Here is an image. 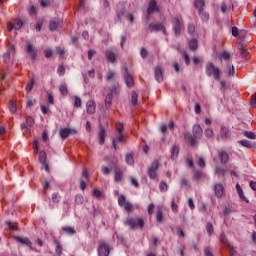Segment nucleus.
I'll return each instance as SVG.
<instances>
[{"label":"nucleus","mask_w":256,"mask_h":256,"mask_svg":"<svg viewBox=\"0 0 256 256\" xmlns=\"http://www.w3.org/2000/svg\"><path fill=\"white\" fill-rule=\"evenodd\" d=\"M14 239L17 243H20V245H26L27 247H30V249H31V240L29 238L15 236Z\"/></svg>","instance_id":"obj_16"},{"label":"nucleus","mask_w":256,"mask_h":256,"mask_svg":"<svg viewBox=\"0 0 256 256\" xmlns=\"http://www.w3.org/2000/svg\"><path fill=\"white\" fill-rule=\"evenodd\" d=\"M39 162L43 165L45 171H49V165L47 164V153L45 151L39 152Z\"/></svg>","instance_id":"obj_14"},{"label":"nucleus","mask_w":256,"mask_h":256,"mask_svg":"<svg viewBox=\"0 0 256 256\" xmlns=\"http://www.w3.org/2000/svg\"><path fill=\"white\" fill-rule=\"evenodd\" d=\"M123 69L126 73L124 75L125 83H126L127 87H129L131 89V87L135 86V81L133 80V76L130 75L127 66H124Z\"/></svg>","instance_id":"obj_11"},{"label":"nucleus","mask_w":256,"mask_h":256,"mask_svg":"<svg viewBox=\"0 0 256 256\" xmlns=\"http://www.w3.org/2000/svg\"><path fill=\"white\" fill-rule=\"evenodd\" d=\"M154 75H155V79H156V81H158V83H161V81H163V70H161L159 67L155 68Z\"/></svg>","instance_id":"obj_22"},{"label":"nucleus","mask_w":256,"mask_h":256,"mask_svg":"<svg viewBox=\"0 0 256 256\" xmlns=\"http://www.w3.org/2000/svg\"><path fill=\"white\" fill-rule=\"evenodd\" d=\"M218 155H219L221 163L225 164V163H227V161H229V154H227V152L219 151Z\"/></svg>","instance_id":"obj_27"},{"label":"nucleus","mask_w":256,"mask_h":256,"mask_svg":"<svg viewBox=\"0 0 256 256\" xmlns=\"http://www.w3.org/2000/svg\"><path fill=\"white\" fill-rule=\"evenodd\" d=\"M62 231H64V233H66V235H75V229L70 226L62 227Z\"/></svg>","instance_id":"obj_34"},{"label":"nucleus","mask_w":256,"mask_h":256,"mask_svg":"<svg viewBox=\"0 0 256 256\" xmlns=\"http://www.w3.org/2000/svg\"><path fill=\"white\" fill-rule=\"evenodd\" d=\"M198 13L202 21L204 22L209 21V13L205 12V10H199Z\"/></svg>","instance_id":"obj_35"},{"label":"nucleus","mask_w":256,"mask_h":256,"mask_svg":"<svg viewBox=\"0 0 256 256\" xmlns=\"http://www.w3.org/2000/svg\"><path fill=\"white\" fill-rule=\"evenodd\" d=\"M215 173L216 175H225V169L221 168V167H218L215 169Z\"/></svg>","instance_id":"obj_61"},{"label":"nucleus","mask_w":256,"mask_h":256,"mask_svg":"<svg viewBox=\"0 0 256 256\" xmlns=\"http://www.w3.org/2000/svg\"><path fill=\"white\" fill-rule=\"evenodd\" d=\"M244 137H247L248 139H256L255 133L251 131H245L244 132Z\"/></svg>","instance_id":"obj_50"},{"label":"nucleus","mask_w":256,"mask_h":256,"mask_svg":"<svg viewBox=\"0 0 256 256\" xmlns=\"http://www.w3.org/2000/svg\"><path fill=\"white\" fill-rule=\"evenodd\" d=\"M202 178H203V172H201L199 170H195L193 173L194 181H201Z\"/></svg>","instance_id":"obj_39"},{"label":"nucleus","mask_w":256,"mask_h":256,"mask_svg":"<svg viewBox=\"0 0 256 256\" xmlns=\"http://www.w3.org/2000/svg\"><path fill=\"white\" fill-rule=\"evenodd\" d=\"M57 27H59V22H57L55 20H51L50 24H49V29L51 31H57Z\"/></svg>","instance_id":"obj_41"},{"label":"nucleus","mask_w":256,"mask_h":256,"mask_svg":"<svg viewBox=\"0 0 256 256\" xmlns=\"http://www.w3.org/2000/svg\"><path fill=\"white\" fill-rule=\"evenodd\" d=\"M57 73H58V75H60V76L65 75V66L60 65V66L58 67V69H57Z\"/></svg>","instance_id":"obj_55"},{"label":"nucleus","mask_w":256,"mask_h":256,"mask_svg":"<svg viewBox=\"0 0 256 256\" xmlns=\"http://www.w3.org/2000/svg\"><path fill=\"white\" fill-rule=\"evenodd\" d=\"M8 108L11 111V113L17 112V104H15V102H13V101L9 102Z\"/></svg>","instance_id":"obj_44"},{"label":"nucleus","mask_w":256,"mask_h":256,"mask_svg":"<svg viewBox=\"0 0 256 256\" xmlns=\"http://www.w3.org/2000/svg\"><path fill=\"white\" fill-rule=\"evenodd\" d=\"M236 191L240 199H242V201H245V203H249V200H247V197H245V194L243 193V189L241 188V185L236 184Z\"/></svg>","instance_id":"obj_23"},{"label":"nucleus","mask_w":256,"mask_h":256,"mask_svg":"<svg viewBox=\"0 0 256 256\" xmlns=\"http://www.w3.org/2000/svg\"><path fill=\"white\" fill-rule=\"evenodd\" d=\"M35 81L32 79L31 81H29L26 85V91H31L33 89V85H34Z\"/></svg>","instance_id":"obj_57"},{"label":"nucleus","mask_w":256,"mask_h":256,"mask_svg":"<svg viewBox=\"0 0 256 256\" xmlns=\"http://www.w3.org/2000/svg\"><path fill=\"white\" fill-rule=\"evenodd\" d=\"M52 201L53 203H59V201H61V196H59V193L52 194Z\"/></svg>","instance_id":"obj_51"},{"label":"nucleus","mask_w":256,"mask_h":256,"mask_svg":"<svg viewBox=\"0 0 256 256\" xmlns=\"http://www.w3.org/2000/svg\"><path fill=\"white\" fill-rule=\"evenodd\" d=\"M118 205L120 207H123L128 213H131V211H133V204L129 203L125 198V195L123 194H120L118 196Z\"/></svg>","instance_id":"obj_5"},{"label":"nucleus","mask_w":256,"mask_h":256,"mask_svg":"<svg viewBox=\"0 0 256 256\" xmlns=\"http://www.w3.org/2000/svg\"><path fill=\"white\" fill-rule=\"evenodd\" d=\"M82 103H81V99L79 98V96H75L74 97V107L76 109H79V107H81Z\"/></svg>","instance_id":"obj_48"},{"label":"nucleus","mask_w":256,"mask_h":256,"mask_svg":"<svg viewBox=\"0 0 256 256\" xmlns=\"http://www.w3.org/2000/svg\"><path fill=\"white\" fill-rule=\"evenodd\" d=\"M21 27H23V20L19 19V18H16L14 20V29L16 31H19L21 29Z\"/></svg>","instance_id":"obj_37"},{"label":"nucleus","mask_w":256,"mask_h":256,"mask_svg":"<svg viewBox=\"0 0 256 256\" xmlns=\"http://www.w3.org/2000/svg\"><path fill=\"white\" fill-rule=\"evenodd\" d=\"M86 111L88 115H95V111H96V104L94 100H89L86 103Z\"/></svg>","instance_id":"obj_15"},{"label":"nucleus","mask_w":256,"mask_h":256,"mask_svg":"<svg viewBox=\"0 0 256 256\" xmlns=\"http://www.w3.org/2000/svg\"><path fill=\"white\" fill-rule=\"evenodd\" d=\"M125 161H126L127 165H134L135 159L133 158V154H131V153L126 154Z\"/></svg>","instance_id":"obj_36"},{"label":"nucleus","mask_w":256,"mask_h":256,"mask_svg":"<svg viewBox=\"0 0 256 256\" xmlns=\"http://www.w3.org/2000/svg\"><path fill=\"white\" fill-rule=\"evenodd\" d=\"M251 105L252 107H256V94L251 96Z\"/></svg>","instance_id":"obj_64"},{"label":"nucleus","mask_w":256,"mask_h":256,"mask_svg":"<svg viewBox=\"0 0 256 256\" xmlns=\"http://www.w3.org/2000/svg\"><path fill=\"white\" fill-rule=\"evenodd\" d=\"M188 47L190 51H196L197 49H199V42H197L196 39H191L188 42Z\"/></svg>","instance_id":"obj_24"},{"label":"nucleus","mask_w":256,"mask_h":256,"mask_svg":"<svg viewBox=\"0 0 256 256\" xmlns=\"http://www.w3.org/2000/svg\"><path fill=\"white\" fill-rule=\"evenodd\" d=\"M25 51L29 55L30 59H32V61L37 59V49L35 46H33V44H31V42H26Z\"/></svg>","instance_id":"obj_7"},{"label":"nucleus","mask_w":256,"mask_h":256,"mask_svg":"<svg viewBox=\"0 0 256 256\" xmlns=\"http://www.w3.org/2000/svg\"><path fill=\"white\" fill-rule=\"evenodd\" d=\"M194 5L198 11H202L205 7V0H195Z\"/></svg>","instance_id":"obj_31"},{"label":"nucleus","mask_w":256,"mask_h":256,"mask_svg":"<svg viewBox=\"0 0 256 256\" xmlns=\"http://www.w3.org/2000/svg\"><path fill=\"white\" fill-rule=\"evenodd\" d=\"M171 209L174 213H177L179 211V206L177 205V203H175V199L172 200Z\"/></svg>","instance_id":"obj_53"},{"label":"nucleus","mask_w":256,"mask_h":256,"mask_svg":"<svg viewBox=\"0 0 256 256\" xmlns=\"http://www.w3.org/2000/svg\"><path fill=\"white\" fill-rule=\"evenodd\" d=\"M116 131L119 133V134H123V123L121 122H117L116 125Z\"/></svg>","instance_id":"obj_52"},{"label":"nucleus","mask_w":256,"mask_h":256,"mask_svg":"<svg viewBox=\"0 0 256 256\" xmlns=\"http://www.w3.org/2000/svg\"><path fill=\"white\" fill-rule=\"evenodd\" d=\"M111 250L109 249V244L105 241H101L98 245V256H109Z\"/></svg>","instance_id":"obj_8"},{"label":"nucleus","mask_w":256,"mask_h":256,"mask_svg":"<svg viewBox=\"0 0 256 256\" xmlns=\"http://www.w3.org/2000/svg\"><path fill=\"white\" fill-rule=\"evenodd\" d=\"M239 144L242 145V147H246V149H253V147H255V144L249 140H240Z\"/></svg>","instance_id":"obj_29"},{"label":"nucleus","mask_w":256,"mask_h":256,"mask_svg":"<svg viewBox=\"0 0 256 256\" xmlns=\"http://www.w3.org/2000/svg\"><path fill=\"white\" fill-rule=\"evenodd\" d=\"M224 73L227 77H234L235 76V66L228 63L224 69Z\"/></svg>","instance_id":"obj_17"},{"label":"nucleus","mask_w":256,"mask_h":256,"mask_svg":"<svg viewBox=\"0 0 256 256\" xmlns=\"http://www.w3.org/2000/svg\"><path fill=\"white\" fill-rule=\"evenodd\" d=\"M112 103H113V94L109 93V94H107V96L105 98L106 109H109V107H111Z\"/></svg>","instance_id":"obj_30"},{"label":"nucleus","mask_w":256,"mask_h":256,"mask_svg":"<svg viewBox=\"0 0 256 256\" xmlns=\"http://www.w3.org/2000/svg\"><path fill=\"white\" fill-rule=\"evenodd\" d=\"M159 169V161L154 160L148 168V177L150 179H156L157 178V170Z\"/></svg>","instance_id":"obj_9"},{"label":"nucleus","mask_w":256,"mask_h":256,"mask_svg":"<svg viewBox=\"0 0 256 256\" xmlns=\"http://www.w3.org/2000/svg\"><path fill=\"white\" fill-rule=\"evenodd\" d=\"M150 29H152L151 31H163V33H165V26H163V24L161 23H150Z\"/></svg>","instance_id":"obj_20"},{"label":"nucleus","mask_w":256,"mask_h":256,"mask_svg":"<svg viewBox=\"0 0 256 256\" xmlns=\"http://www.w3.org/2000/svg\"><path fill=\"white\" fill-rule=\"evenodd\" d=\"M206 232L209 235V237H211L215 232V228L213 227V224L211 222L206 223Z\"/></svg>","instance_id":"obj_32"},{"label":"nucleus","mask_w":256,"mask_h":256,"mask_svg":"<svg viewBox=\"0 0 256 256\" xmlns=\"http://www.w3.org/2000/svg\"><path fill=\"white\" fill-rule=\"evenodd\" d=\"M124 225L134 231V229H143L145 227V221L142 218H127Z\"/></svg>","instance_id":"obj_4"},{"label":"nucleus","mask_w":256,"mask_h":256,"mask_svg":"<svg viewBox=\"0 0 256 256\" xmlns=\"http://www.w3.org/2000/svg\"><path fill=\"white\" fill-rule=\"evenodd\" d=\"M26 125H28V127H33L35 125V119L31 116H27Z\"/></svg>","instance_id":"obj_47"},{"label":"nucleus","mask_w":256,"mask_h":256,"mask_svg":"<svg viewBox=\"0 0 256 256\" xmlns=\"http://www.w3.org/2000/svg\"><path fill=\"white\" fill-rule=\"evenodd\" d=\"M240 55L242 57H247V55H249V53L247 52V50L245 49V46L244 45H241L240 46Z\"/></svg>","instance_id":"obj_54"},{"label":"nucleus","mask_w":256,"mask_h":256,"mask_svg":"<svg viewBox=\"0 0 256 256\" xmlns=\"http://www.w3.org/2000/svg\"><path fill=\"white\" fill-rule=\"evenodd\" d=\"M201 137H203V128L199 124H195L192 127V134L184 135V139H186L191 147H195L197 145V139H201Z\"/></svg>","instance_id":"obj_1"},{"label":"nucleus","mask_w":256,"mask_h":256,"mask_svg":"<svg viewBox=\"0 0 256 256\" xmlns=\"http://www.w3.org/2000/svg\"><path fill=\"white\" fill-rule=\"evenodd\" d=\"M59 91H60L61 95H63V97H67V95L69 93V90L67 89V85H65V84H61L59 86Z\"/></svg>","instance_id":"obj_38"},{"label":"nucleus","mask_w":256,"mask_h":256,"mask_svg":"<svg viewBox=\"0 0 256 256\" xmlns=\"http://www.w3.org/2000/svg\"><path fill=\"white\" fill-rule=\"evenodd\" d=\"M213 191H214L215 197H217V199H221L225 195V187L221 183H216L213 186Z\"/></svg>","instance_id":"obj_10"},{"label":"nucleus","mask_w":256,"mask_h":256,"mask_svg":"<svg viewBox=\"0 0 256 256\" xmlns=\"http://www.w3.org/2000/svg\"><path fill=\"white\" fill-rule=\"evenodd\" d=\"M229 137H231V130H229V128L226 126H221L217 137V141H227Z\"/></svg>","instance_id":"obj_6"},{"label":"nucleus","mask_w":256,"mask_h":256,"mask_svg":"<svg viewBox=\"0 0 256 256\" xmlns=\"http://www.w3.org/2000/svg\"><path fill=\"white\" fill-rule=\"evenodd\" d=\"M206 75L208 77H213L216 81L221 80V69H219L212 62L206 63Z\"/></svg>","instance_id":"obj_2"},{"label":"nucleus","mask_w":256,"mask_h":256,"mask_svg":"<svg viewBox=\"0 0 256 256\" xmlns=\"http://www.w3.org/2000/svg\"><path fill=\"white\" fill-rule=\"evenodd\" d=\"M204 135L206 139H213V137H215V132H213V129L207 128L204 130Z\"/></svg>","instance_id":"obj_33"},{"label":"nucleus","mask_w":256,"mask_h":256,"mask_svg":"<svg viewBox=\"0 0 256 256\" xmlns=\"http://www.w3.org/2000/svg\"><path fill=\"white\" fill-rule=\"evenodd\" d=\"M123 139H124L123 134H118L116 139L115 138L113 139L112 145H113L115 151H117V143H123Z\"/></svg>","instance_id":"obj_28"},{"label":"nucleus","mask_w":256,"mask_h":256,"mask_svg":"<svg viewBox=\"0 0 256 256\" xmlns=\"http://www.w3.org/2000/svg\"><path fill=\"white\" fill-rule=\"evenodd\" d=\"M112 79H115V71L109 70L106 74V81H112Z\"/></svg>","instance_id":"obj_43"},{"label":"nucleus","mask_w":256,"mask_h":256,"mask_svg":"<svg viewBox=\"0 0 256 256\" xmlns=\"http://www.w3.org/2000/svg\"><path fill=\"white\" fill-rule=\"evenodd\" d=\"M75 133H77V130L75 129H70V128H62L59 131V135L61 137V139H67V137H69V135H75Z\"/></svg>","instance_id":"obj_13"},{"label":"nucleus","mask_w":256,"mask_h":256,"mask_svg":"<svg viewBox=\"0 0 256 256\" xmlns=\"http://www.w3.org/2000/svg\"><path fill=\"white\" fill-rule=\"evenodd\" d=\"M188 33L189 35H193V33H195V25L193 24L188 25Z\"/></svg>","instance_id":"obj_63"},{"label":"nucleus","mask_w":256,"mask_h":256,"mask_svg":"<svg viewBox=\"0 0 256 256\" xmlns=\"http://www.w3.org/2000/svg\"><path fill=\"white\" fill-rule=\"evenodd\" d=\"M170 159L172 161H175V159H177V157H179V146L177 145H173L171 150H170Z\"/></svg>","instance_id":"obj_19"},{"label":"nucleus","mask_w":256,"mask_h":256,"mask_svg":"<svg viewBox=\"0 0 256 256\" xmlns=\"http://www.w3.org/2000/svg\"><path fill=\"white\" fill-rule=\"evenodd\" d=\"M155 12L159 13V6H157V1L151 0L148 4L147 18L149 19L150 15Z\"/></svg>","instance_id":"obj_12"},{"label":"nucleus","mask_w":256,"mask_h":256,"mask_svg":"<svg viewBox=\"0 0 256 256\" xmlns=\"http://www.w3.org/2000/svg\"><path fill=\"white\" fill-rule=\"evenodd\" d=\"M122 180H123V171L121 170V168H116L114 171V181L116 183H121Z\"/></svg>","instance_id":"obj_18"},{"label":"nucleus","mask_w":256,"mask_h":256,"mask_svg":"<svg viewBox=\"0 0 256 256\" xmlns=\"http://www.w3.org/2000/svg\"><path fill=\"white\" fill-rule=\"evenodd\" d=\"M220 59H223L224 61H229V59H231V54L227 51H224L220 54Z\"/></svg>","instance_id":"obj_42"},{"label":"nucleus","mask_w":256,"mask_h":256,"mask_svg":"<svg viewBox=\"0 0 256 256\" xmlns=\"http://www.w3.org/2000/svg\"><path fill=\"white\" fill-rule=\"evenodd\" d=\"M159 189H160V191H167V189H168V186H167V183L166 182H160V184H159Z\"/></svg>","instance_id":"obj_56"},{"label":"nucleus","mask_w":256,"mask_h":256,"mask_svg":"<svg viewBox=\"0 0 256 256\" xmlns=\"http://www.w3.org/2000/svg\"><path fill=\"white\" fill-rule=\"evenodd\" d=\"M138 99H139V95L137 94V92L132 91L131 92V104L132 105H137Z\"/></svg>","instance_id":"obj_40"},{"label":"nucleus","mask_w":256,"mask_h":256,"mask_svg":"<svg viewBox=\"0 0 256 256\" xmlns=\"http://www.w3.org/2000/svg\"><path fill=\"white\" fill-rule=\"evenodd\" d=\"M98 139L100 145H103L105 143V128L103 126H100V131L98 133Z\"/></svg>","instance_id":"obj_26"},{"label":"nucleus","mask_w":256,"mask_h":256,"mask_svg":"<svg viewBox=\"0 0 256 256\" xmlns=\"http://www.w3.org/2000/svg\"><path fill=\"white\" fill-rule=\"evenodd\" d=\"M106 59L109 61V63H115V61H117V55L115 52L108 50L106 51Z\"/></svg>","instance_id":"obj_21"},{"label":"nucleus","mask_w":256,"mask_h":256,"mask_svg":"<svg viewBox=\"0 0 256 256\" xmlns=\"http://www.w3.org/2000/svg\"><path fill=\"white\" fill-rule=\"evenodd\" d=\"M227 248L229 249V253H230V255L231 256H235V254L237 253L236 251H235V247H233V245H229V246H227Z\"/></svg>","instance_id":"obj_62"},{"label":"nucleus","mask_w":256,"mask_h":256,"mask_svg":"<svg viewBox=\"0 0 256 256\" xmlns=\"http://www.w3.org/2000/svg\"><path fill=\"white\" fill-rule=\"evenodd\" d=\"M156 221L161 223L163 221V211L158 210L156 213Z\"/></svg>","instance_id":"obj_49"},{"label":"nucleus","mask_w":256,"mask_h":256,"mask_svg":"<svg viewBox=\"0 0 256 256\" xmlns=\"http://www.w3.org/2000/svg\"><path fill=\"white\" fill-rule=\"evenodd\" d=\"M197 165H199L202 169L205 168V159L199 157L197 160Z\"/></svg>","instance_id":"obj_60"},{"label":"nucleus","mask_w":256,"mask_h":256,"mask_svg":"<svg viewBox=\"0 0 256 256\" xmlns=\"http://www.w3.org/2000/svg\"><path fill=\"white\" fill-rule=\"evenodd\" d=\"M101 171H102L103 175H109V173H111V169H109V167H107V166H102Z\"/></svg>","instance_id":"obj_58"},{"label":"nucleus","mask_w":256,"mask_h":256,"mask_svg":"<svg viewBox=\"0 0 256 256\" xmlns=\"http://www.w3.org/2000/svg\"><path fill=\"white\" fill-rule=\"evenodd\" d=\"M184 25L183 17L181 15H177L173 18L172 29L175 37H179V35H181Z\"/></svg>","instance_id":"obj_3"},{"label":"nucleus","mask_w":256,"mask_h":256,"mask_svg":"<svg viewBox=\"0 0 256 256\" xmlns=\"http://www.w3.org/2000/svg\"><path fill=\"white\" fill-rule=\"evenodd\" d=\"M85 202V198H83V196L81 195H76L75 197V203L77 205H83V203Z\"/></svg>","instance_id":"obj_46"},{"label":"nucleus","mask_w":256,"mask_h":256,"mask_svg":"<svg viewBox=\"0 0 256 256\" xmlns=\"http://www.w3.org/2000/svg\"><path fill=\"white\" fill-rule=\"evenodd\" d=\"M180 185L181 187H189V181L187 178H181Z\"/></svg>","instance_id":"obj_59"},{"label":"nucleus","mask_w":256,"mask_h":256,"mask_svg":"<svg viewBox=\"0 0 256 256\" xmlns=\"http://www.w3.org/2000/svg\"><path fill=\"white\" fill-rule=\"evenodd\" d=\"M219 241L222 245H225L226 247L231 245V242H229V239H227V235H225V233H221L219 235Z\"/></svg>","instance_id":"obj_25"},{"label":"nucleus","mask_w":256,"mask_h":256,"mask_svg":"<svg viewBox=\"0 0 256 256\" xmlns=\"http://www.w3.org/2000/svg\"><path fill=\"white\" fill-rule=\"evenodd\" d=\"M182 57L186 63V65H189V63H191V60L189 58V54H187V52L185 50H182Z\"/></svg>","instance_id":"obj_45"}]
</instances>
